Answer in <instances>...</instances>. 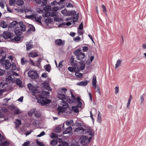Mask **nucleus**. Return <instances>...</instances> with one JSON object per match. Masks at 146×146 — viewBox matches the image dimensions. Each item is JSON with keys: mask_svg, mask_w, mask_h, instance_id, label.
<instances>
[{"mask_svg": "<svg viewBox=\"0 0 146 146\" xmlns=\"http://www.w3.org/2000/svg\"><path fill=\"white\" fill-rule=\"evenodd\" d=\"M88 83H77V84L82 86H85L87 85Z\"/></svg>", "mask_w": 146, "mask_h": 146, "instance_id": "50", "label": "nucleus"}, {"mask_svg": "<svg viewBox=\"0 0 146 146\" xmlns=\"http://www.w3.org/2000/svg\"><path fill=\"white\" fill-rule=\"evenodd\" d=\"M76 12L75 11L72 10V11H69V16L70 15H75L76 14Z\"/></svg>", "mask_w": 146, "mask_h": 146, "instance_id": "39", "label": "nucleus"}, {"mask_svg": "<svg viewBox=\"0 0 146 146\" xmlns=\"http://www.w3.org/2000/svg\"><path fill=\"white\" fill-rule=\"evenodd\" d=\"M11 67L13 70L19 71V68L16 66V64L14 63L12 64Z\"/></svg>", "mask_w": 146, "mask_h": 146, "instance_id": "32", "label": "nucleus"}, {"mask_svg": "<svg viewBox=\"0 0 146 146\" xmlns=\"http://www.w3.org/2000/svg\"><path fill=\"white\" fill-rule=\"evenodd\" d=\"M84 131V129L82 127H80L76 128L75 132H76L78 134L82 133Z\"/></svg>", "mask_w": 146, "mask_h": 146, "instance_id": "13", "label": "nucleus"}, {"mask_svg": "<svg viewBox=\"0 0 146 146\" xmlns=\"http://www.w3.org/2000/svg\"><path fill=\"white\" fill-rule=\"evenodd\" d=\"M35 109H31L30 111H29L28 114L29 116H31L32 114L35 112Z\"/></svg>", "mask_w": 146, "mask_h": 146, "instance_id": "44", "label": "nucleus"}, {"mask_svg": "<svg viewBox=\"0 0 146 146\" xmlns=\"http://www.w3.org/2000/svg\"><path fill=\"white\" fill-rule=\"evenodd\" d=\"M67 100L68 102L70 104L74 103L75 101L74 99L70 97H67Z\"/></svg>", "mask_w": 146, "mask_h": 146, "instance_id": "37", "label": "nucleus"}, {"mask_svg": "<svg viewBox=\"0 0 146 146\" xmlns=\"http://www.w3.org/2000/svg\"><path fill=\"white\" fill-rule=\"evenodd\" d=\"M51 7L49 5L46 6L43 8V10L45 12H48V11H51Z\"/></svg>", "mask_w": 146, "mask_h": 146, "instance_id": "25", "label": "nucleus"}, {"mask_svg": "<svg viewBox=\"0 0 146 146\" xmlns=\"http://www.w3.org/2000/svg\"><path fill=\"white\" fill-rule=\"evenodd\" d=\"M93 87L95 89L96 91L98 92L100 95H101L100 91L99 89V86L96 85V83H92Z\"/></svg>", "mask_w": 146, "mask_h": 146, "instance_id": "14", "label": "nucleus"}, {"mask_svg": "<svg viewBox=\"0 0 146 146\" xmlns=\"http://www.w3.org/2000/svg\"><path fill=\"white\" fill-rule=\"evenodd\" d=\"M6 82H22L19 78H13L10 75L6 76Z\"/></svg>", "mask_w": 146, "mask_h": 146, "instance_id": "6", "label": "nucleus"}, {"mask_svg": "<svg viewBox=\"0 0 146 146\" xmlns=\"http://www.w3.org/2000/svg\"><path fill=\"white\" fill-rule=\"evenodd\" d=\"M35 18L34 19H35L36 21L40 23H41V19L42 18L41 17L39 16L38 17H36V16Z\"/></svg>", "mask_w": 146, "mask_h": 146, "instance_id": "36", "label": "nucleus"}, {"mask_svg": "<svg viewBox=\"0 0 146 146\" xmlns=\"http://www.w3.org/2000/svg\"><path fill=\"white\" fill-rule=\"evenodd\" d=\"M7 60H5L4 58H2L1 59L0 62L1 64L4 65L5 64V63L7 62Z\"/></svg>", "mask_w": 146, "mask_h": 146, "instance_id": "49", "label": "nucleus"}, {"mask_svg": "<svg viewBox=\"0 0 146 146\" xmlns=\"http://www.w3.org/2000/svg\"><path fill=\"white\" fill-rule=\"evenodd\" d=\"M24 11L26 14H28L29 12H32V10L31 9H24Z\"/></svg>", "mask_w": 146, "mask_h": 146, "instance_id": "56", "label": "nucleus"}, {"mask_svg": "<svg viewBox=\"0 0 146 146\" xmlns=\"http://www.w3.org/2000/svg\"><path fill=\"white\" fill-rule=\"evenodd\" d=\"M81 100L79 97H78L76 100V101L78 103L77 106L79 108H81L82 105V103L80 101Z\"/></svg>", "mask_w": 146, "mask_h": 146, "instance_id": "18", "label": "nucleus"}, {"mask_svg": "<svg viewBox=\"0 0 146 146\" xmlns=\"http://www.w3.org/2000/svg\"><path fill=\"white\" fill-rule=\"evenodd\" d=\"M15 34L17 36H20L21 35L22 33L20 29H17L15 31Z\"/></svg>", "mask_w": 146, "mask_h": 146, "instance_id": "30", "label": "nucleus"}, {"mask_svg": "<svg viewBox=\"0 0 146 146\" xmlns=\"http://www.w3.org/2000/svg\"><path fill=\"white\" fill-rule=\"evenodd\" d=\"M17 23L16 21H13L11 23V26L12 27H14Z\"/></svg>", "mask_w": 146, "mask_h": 146, "instance_id": "52", "label": "nucleus"}, {"mask_svg": "<svg viewBox=\"0 0 146 146\" xmlns=\"http://www.w3.org/2000/svg\"><path fill=\"white\" fill-rule=\"evenodd\" d=\"M66 110V109L62 106H59L57 108V111H58V114H60V113H63Z\"/></svg>", "mask_w": 146, "mask_h": 146, "instance_id": "16", "label": "nucleus"}, {"mask_svg": "<svg viewBox=\"0 0 146 146\" xmlns=\"http://www.w3.org/2000/svg\"><path fill=\"white\" fill-rule=\"evenodd\" d=\"M16 0H9V5L10 6L14 5L15 4V3L16 2Z\"/></svg>", "mask_w": 146, "mask_h": 146, "instance_id": "46", "label": "nucleus"}, {"mask_svg": "<svg viewBox=\"0 0 146 146\" xmlns=\"http://www.w3.org/2000/svg\"><path fill=\"white\" fill-rule=\"evenodd\" d=\"M21 37L19 36H15L14 38L11 40L12 42H14L15 41H18L20 40Z\"/></svg>", "mask_w": 146, "mask_h": 146, "instance_id": "23", "label": "nucleus"}, {"mask_svg": "<svg viewBox=\"0 0 146 146\" xmlns=\"http://www.w3.org/2000/svg\"><path fill=\"white\" fill-rule=\"evenodd\" d=\"M8 84L7 83H0V88L5 87V85H7Z\"/></svg>", "mask_w": 146, "mask_h": 146, "instance_id": "48", "label": "nucleus"}, {"mask_svg": "<svg viewBox=\"0 0 146 146\" xmlns=\"http://www.w3.org/2000/svg\"><path fill=\"white\" fill-rule=\"evenodd\" d=\"M61 105L64 108L66 109L69 106L68 104L65 101L63 100L62 101V102L61 103Z\"/></svg>", "mask_w": 146, "mask_h": 146, "instance_id": "19", "label": "nucleus"}, {"mask_svg": "<svg viewBox=\"0 0 146 146\" xmlns=\"http://www.w3.org/2000/svg\"><path fill=\"white\" fill-rule=\"evenodd\" d=\"M87 133H88L90 136L92 137V136L93 135V133L92 132L91 130L90 129H88L87 131H86Z\"/></svg>", "mask_w": 146, "mask_h": 146, "instance_id": "57", "label": "nucleus"}, {"mask_svg": "<svg viewBox=\"0 0 146 146\" xmlns=\"http://www.w3.org/2000/svg\"><path fill=\"white\" fill-rule=\"evenodd\" d=\"M13 34L11 32L8 31L4 32L3 33L2 36L5 39H8L11 38L13 36Z\"/></svg>", "mask_w": 146, "mask_h": 146, "instance_id": "8", "label": "nucleus"}, {"mask_svg": "<svg viewBox=\"0 0 146 146\" xmlns=\"http://www.w3.org/2000/svg\"><path fill=\"white\" fill-rule=\"evenodd\" d=\"M50 12H46L45 13L43 14V16L44 17H47L49 16H50Z\"/></svg>", "mask_w": 146, "mask_h": 146, "instance_id": "41", "label": "nucleus"}, {"mask_svg": "<svg viewBox=\"0 0 146 146\" xmlns=\"http://www.w3.org/2000/svg\"><path fill=\"white\" fill-rule=\"evenodd\" d=\"M122 60H118L115 64V69H116L120 65L121 62Z\"/></svg>", "mask_w": 146, "mask_h": 146, "instance_id": "31", "label": "nucleus"}, {"mask_svg": "<svg viewBox=\"0 0 146 146\" xmlns=\"http://www.w3.org/2000/svg\"><path fill=\"white\" fill-rule=\"evenodd\" d=\"M0 25L1 27L3 28L7 27V25L5 23H1L0 24Z\"/></svg>", "mask_w": 146, "mask_h": 146, "instance_id": "55", "label": "nucleus"}, {"mask_svg": "<svg viewBox=\"0 0 146 146\" xmlns=\"http://www.w3.org/2000/svg\"><path fill=\"white\" fill-rule=\"evenodd\" d=\"M28 76L32 79H36L38 77V75L36 71L30 70L28 72Z\"/></svg>", "mask_w": 146, "mask_h": 146, "instance_id": "5", "label": "nucleus"}, {"mask_svg": "<svg viewBox=\"0 0 146 146\" xmlns=\"http://www.w3.org/2000/svg\"><path fill=\"white\" fill-rule=\"evenodd\" d=\"M38 100V102L40 104L44 106L47 104L50 103L51 101L50 100L46 99H42L40 98V99Z\"/></svg>", "mask_w": 146, "mask_h": 146, "instance_id": "7", "label": "nucleus"}, {"mask_svg": "<svg viewBox=\"0 0 146 146\" xmlns=\"http://www.w3.org/2000/svg\"><path fill=\"white\" fill-rule=\"evenodd\" d=\"M72 130V128L71 126L67 127L63 131V134H68L70 133Z\"/></svg>", "mask_w": 146, "mask_h": 146, "instance_id": "17", "label": "nucleus"}, {"mask_svg": "<svg viewBox=\"0 0 146 146\" xmlns=\"http://www.w3.org/2000/svg\"><path fill=\"white\" fill-rule=\"evenodd\" d=\"M79 17V14L78 13L74 15L72 18V19H73L74 25L75 24V23L77 21Z\"/></svg>", "mask_w": 146, "mask_h": 146, "instance_id": "21", "label": "nucleus"}, {"mask_svg": "<svg viewBox=\"0 0 146 146\" xmlns=\"http://www.w3.org/2000/svg\"><path fill=\"white\" fill-rule=\"evenodd\" d=\"M76 76L79 78H80L82 76V74L81 73L78 72H76Z\"/></svg>", "mask_w": 146, "mask_h": 146, "instance_id": "58", "label": "nucleus"}, {"mask_svg": "<svg viewBox=\"0 0 146 146\" xmlns=\"http://www.w3.org/2000/svg\"><path fill=\"white\" fill-rule=\"evenodd\" d=\"M57 143V141L56 140H52L50 142V144L52 146H55Z\"/></svg>", "mask_w": 146, "mask_h": 146, "instance_id": "40", "label": "nucleus"}, {"mask_svg": "<svg viewBox=\"0 0 146 146\" xmlns=\"http://www.w3.org/2000/svg\"><path fill=\"white\" fill-rule=\"evenodd\" d=\"M140 104H141L143 102L144 100V98L143 95L141 96L140 97Z\"/></svg>", "mask_w": 146, "mask_h": 146, "instance_id": "59", "label": "nucleus"}, {"mask_svg": "<svg viewBox=\"0 0 146 146\" xmlns=\"http://www.w3.org/2000/svg\"><path fill=\"white\" fill-rule=\"evenodd\" d=\"M50 12V16L51 17H54L57 15V12L56 11H51Z\"/></svg>", "mask_w": 146, "mask_h": 146, "instance_id": "33", "label": "nucleus"}, {"mask_svg": "<svg viewBox=\"0 0 146 146\" xmlns=\"http://www.w3.org/2000/svg\"><path fill=\"white\" fill-rule=\"evenodd\" d=\"M67 89L66 88H62L57 90V96L58 98L61 100H64L66 98L65 95Z\"/></svg>", "mask_w": 146, "mask_h": 146, "instance_id": "2", "label": "nucleus"}, {"mask_svg": "<svg viewBox=\"0 0 146 146\" xmlns=\"http://www.w3.org/2000/svg\"><path fill=\"white\" fill-rule=\"evenodd\" d=\"M58 10V7H55L53 8L51 7V11H57Z\"/></svg>", "mask_w": 146, "mask_h": 146, "instance_id": "60", "label": "nucleus"}, {"mask_svg": "<svg viewBox=\"0 0 146 146\" xmlns=\"http://www.w3.org/2000/svg\"><path fill=\"white\" fill-rule=\"evenodd\" d=\"M42 60V59L41 58H40L38 59L36 61V63H35V66H38L39 68L41 67L40 66V62Z\"/></svg>", "mask_w": 146, "mask_h": 146, "instance_id": "27", "label": "nucleus"}, {"mask_svg": "<svg viewBox=\"0 0 146 146\" xmlns=\"http://www.w3.org/2000/svg\"><path fill=\"white\" fill-rule=\"evenodd\" d=\"M97 121L99 123H100L102 121V119L101 118V115L100 112H98V115Z\"/></svg>", "mask_w": 146, "mask_h": 146, "instance_id": "38", "label": "nucleus"}, {"mask_svg": "<svg viewBox=\"0 0 146 146\" xmlns=\"http://www.w3.org/2000/svg\"><path fill=\"white\" fill-rule=\"evenodd\" d=\"M62 131L61 128L60 127L58 126L56 127L55 130V131L57 133H60Z\"/></svg>", "mask_w": 146, "mask_h": 146, "instance_id": "43", "label": "nucleus"}, {"mask_svg": "<svg viewBox=\"0 0 146 146\" xmlns=\"http://www.w3.org/2000/svg\"><path fill=\"white\" fill-rule=\"evenodd\" d=\"M69 11H67L66 9H65L61 11V13L64 16H69Z\"/></svg>", "mask_w": 146, "mask_h": 146, "instance_id": "24", "label": "nucleus"}, {"mask_svg": "<svg viewBox=\"0 0 146 146\" xmlns=\"http://www.w3.org/2000/svg\"><path fill=\"white\" fill-rule=\"evenodd\" d=\"M92 138L91 136L88 137L87 136H83L79 139V140L82 144L85 145L89 143Z\"/></svg>", "mask_w": 146, "mask_h": 146, "instance_id": "4", "label": "nucleus"}, {"mask_svg": "<svg viewBox=\"0 0 146 146\" xmlns=\"http://www.w3.org/2000/svg\"><path fill=\"white\" fill-rule=\"evenodd\" d=\"M41 5L42 6H45L47 4V0H42Z\"/></svg>", "mask_w": 146, "mask_h": 146, "instance_id": "63", "label": "nucleus"}, {"mask_svg": "<svg viewBox=\"0 0 146 146\" xmlns=\"http://www.w3.org/2000/svg\"><path fill=\"white\" fill-rule=\"evenodd\" d=\"M4 65L5 66V68L7 70L9 69L11 67V64L10 61L8 60L5 63V64Z\"/></svg>", "mask_w": 146, "mask_h": 146, "instance_id": "22", "label": "nucleus"}, {"mask_svg": "<svg viewBox=\"0 0 146 146\" xmlns=\"http://www.w3.org/2000/svg\"><path fill=\"white\" fill-rule=\"evenodd\" d=\"M21 113V111L19 109H16L14 111V113L16 115H18Z\"/></svg>", "mask_w": 146, "mask_h": 146, "instance_id": "51", "label": "nucleus"}, {"mask_svg": "<svg viewBox=\"0 0 146 146\" xmlns=\"http://www.w3.org/2000/svg\"><path fill=\"white\" fill-rule=\"evenodd\" d=\"M14 123L15 124V127L17 129L18 128L19 126L22 124L21 121L17 119H16Z\"/></svg>", "mask_w": 146, "mask_h": 146, "instance_id": "15", "label": "nucleus"}, {"mask_svg": "<svg viewBox=\"0 0 146 146\" xmlns=\"http://www.w3.org/2000/svg\"><path fill=\"white\" fill-rule=\"evenodd\" d=\"M32 42L30 40L29 42H27L26 43V47L27 50L28 51L29 50L32 48H33Z\"/></svg>", "mask_w": 146, "mask_h": 146, "instance_id": "12", "label": "nucleus"}, {"mask_svg": "<svg viewBox=\"0 0 146 146\" xmlns=\"http://www.w3.org/2000/svg\"><path fill=\"white\" fill-rule=\"evenodd\" d=\"M80 68L82 70H83L85 67V62L84 61H80L79 62Z\"/></svg>", "mask_w": 146, "mask_h": 146, "instance_id": "26", "label": "nucleus"}, {"mask_svg": "<svg viewBox=\"0 0 146 146\" xmlns=\"http://www.w3.org/2000/svg\"><path fill=\"white\" fill-rule=\"evenodd\" d=\"M50 137L52 138H57L58 137V135L57 134L54 133H52L50 134Z\"/></svg>", "mask_w": 146, "mask_h": 146, "instance_id": "45", "label": "nucleus"}, {"mask_svg": "<svg viewBox=\"0 0 146 146\" xmlns=\"http://www.w3.org/2000/svg\"><path fill=\"white\" fill-rule=\"evenodd\" d=\"M41 86L43 89H46L50 91L51 89L48 84V83H43Z\"/></svg>", "mask_w": 146, "mask_h": 146, "instance_id": "11", "label": "nucleus"}, {"mask_svg": "<svg viewBox=\"0 0 146 146\" xmlns=\"http://www.w3.org/2000/svg\"><path fill=\"white\" fill-rule=\"evenodd\" d=\"M72 110L74 112L77 113L78 111V108L75 106H73L72 107Z\"/></svg>", "mask_w": 146, "mask_h": 146, "instance_id": "42", "label": "nucleus"}, {"mask_svg": "<svg viewBox=\"0 0 146 146\" xmlns=\"http://www.w3.org/2000/svg\"><path fill=\"white\" fill-rule=\"evenodd\" d=\"M79 143L77 142H72L70 146H79Z\"/></svg>", "mask_w": 146, "mask_h": 146, "instance_id": "47", "label": "nucleus"}, {"mask_svg": "<svg viewBox=\"0 0 146 146\" xmlns=\"http://www.w3.org/2000/svg\"><path fill=\"white\" fill-rule=\"evenodd\" d=\"M21 64L22 65L25 64L27 63V61L24 58H22L21 60Z\"/></svg>", "mask_w": 146, "mask_h": 146, "instance_id": "53", "label": "nucleus"}, {"mask_svg": "<svg viewBox=\"0 0 146 146\" xmlns=\"http://www.w3.org/2000/svg\"><path fill=\"white\" fill-rule=\"evenodd\" d=\"M45 69L48 72H50L51 69V66L49 64H48L44 66Z\"/></svg>", "mask_w": 146, "mask_h": 146, "instance_id": "28", "label": "nucleus"}, {"mask_svg": "<svg viewBox=\"0 0 146 146\" xmlns=\"http://www.w3.org/2000/svg\"><path fill=\"white\" fill-rule=\"evenodd\" d=\"M73 54L76 56L77 59L78 60H82L85 57V53L82 52L80 48L76 50L74 52Z\"/></svg>", "mask_w": 146, "mask_h": 146, "instance_id": "3", "label": "nucleus"}, {"mask_svg": "<svg viewBox=\"0 0 146 146\" xmlns=\"http://www.w3.org/2000/svg\"><path fill=\"white\" fill-rule=\"evenodd\" d=\"M102 7L103 9V12L107 15L106 10L105 6L104 5H103L102 6Z\"/></svg>", "mask_w": 146, "mask_h": 146, "instance_id": "54", "label": "nucleus"}, {"mask_svg": "<svg viewBox=\"0 0 146 146\" xmlns=\"http://www.w3.org/2000/svg\"><path fill=\"white\" fill-rule=\"evenodd\" d=\"M29 55L32 57H35L38 56V54L36 53L35 52H31L29 54Z\"/></svg>", "mask_w": 146, "mask_h": 146, "instance_id": "34", "label": "nucleus"}, {"mask_svg": "<svg viewBox=\"0 0 146 146\" xmlns=\"http://www.w3.org/2000/svg\"><path fill=\"white\" fill-rule=\"evenodd\" d=\"M24 3V1L23 0H18L16 2V4L19 6H22Z\"/></svg>", "mask_w": 146, "mask_h": 146, "instance_id": "29", "label": "nucleus"}, {"mask_svg": "<svg viewBox=\"0 0 146 146\" xmlns=\"http://www.w3.org/2000/svg\"><path fill=\"white\" fill-rule=\"evenodd\" d=\"M74 59V57L73 56H71L70 59V62L71 65L75 68L77 66V64L76 61H75Z\"/></svg>", "mask_w": 146, "mask_h": 146, "instance_id": "10", "label": "nucleus"}, {"mask_svg": "<svg viewBox=\"0 0 146 146\" xmlns=\"http://www.w3.org/2000/svg\"><path fill=\"white\" fill-rule=\"evenodd\" d=\"M55 43L57 45L61 46L64 44L65 43V41L62 40L60 39H57L55 40Z\"/></svg>", "mask_w": 146, "mask_h": 146, "instance_id": "9", "label": "nucleus"}, {"mask_svg": "<svg viewBox=\"0 0 146 146\" xmlns=\"http://www.w3.org/2000/svg\"><path fill=\"white\" fill-rule=\"evenodd\" d=\"M19 25L21 28V30L23 31H26V27L22 22H20L19 23Z\"/></svg>", "mask_w": 146, "mask_h": 146, "instance_id": "20", "label": "nucleus"}, {"mask_svg": "<svg viewBox=\"0 0 146 146\" xmlns=\"http://www.w3.org/2000/svg\"><path fill=\"white\" fill-rule=\"evenodd\" d=\"M9 143L7 141H4L2 144V146H9Z\"/></svg>", "mask_w": 146, "mask_h": 146, "instance_id": "61", "label": "nucleus"}, {"mask_svg": "<svg viewBox=\"0 0 146 146\" xmlns=\"http://www.w3.org/2000/svg\"><path fill=\"white\" fill-rule=\"evenodd\" d=\"M29 141H27L25 142L23 145V146H28L30 144Z\"/></svg>", "mask_w": 146, "mask_h": 146, "instance_id": "62", "label": "nucleus"}, {"mask_svg": "<svg viewBox=\"0 0 146 146\" xmlns=\"http://www.w3.org/2000/svg\"><path fill=\"white\" fill-rule=\"evenodd\" d=\"M54 18V21L56 22H59L61 21V19L57 18L56 17H55Z\"/></svg>", "mask_w": 146, "mask_h": 146, "instance_id": "64", "label": "nucleus"}, {"mask_svg": "<svg viewBox=\"0 0 146 146\" xmlns=\"http://www.w3.org/2000/svg\"><path fill=\"white\" fill-rule=\"evenodd\" d=\"M35 16H36L34 15H26L25 17L27 19L34 20L35 18Z\"/></svg>", "mask_w": 146, "mask_h": 146, "instance_id": "35", "label": "nucleus"}, {"mask_svg": "<svg viewBox=\"0 0 146 146\" xmlns=\"http://www.w3.org/2000/svg\"><path fill=\"white\" fill-rule=\"evenodd\" d=\"M28 87L29 90L31 91L33 95L35 96H38L40 98H43L44 96H47L49 95L50 93L48 91H43L41 92V94H40V91L39 90V88L37 86L34 85L30 83H29L27 85Z\"/></svg>", "mask_w": 146, "mask_h": 146, "instance_id": "1", "label": "nucleus"}]
</instances>
